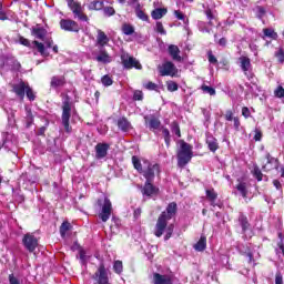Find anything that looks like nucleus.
Returning a JSON list of instances; mask_svg holds the SVG:
<instances>
[{
    "label": "nucleus",
    "mask_w": 284,
    "mask_h": 284,
    "mask_svg": "<svg viewBox=\"0 0 284 284\" xmlns=\"http://www.w3.org/2000/svg\"><path fill=\"white\" fill-rule=\"evenodd\" d=\"M108 150H110L109 143H98L95 145V158L105 159L108 156Z\"/></svg>",
    "instance_id": "obj_17"
},
{
    "label": "nucleus",
    "mask_w": 284,
    "mask_h": 284,
    "mask_svg": "<svg viewBox=\"0 0 284 284\" xmlns=\"http://www.w3.org/2000/svg\"><path fill=\"white\" fill-rule=\"evenodd\" d=\"M274 94L277 99H284V88L283 85H278L274 91Z\"/></svg>",
    "instance_id": "obj_49"
},
{
    "label": "nucleus",
    "mask_w": 284,
    "mask_h": 284,
    "mask_svg": "<svg viewBox=\"0 0 284 284\" xmlns=\"http://www.w3.org/2000/svg\"><path fill=\"white\" fill-rule=\"evenodd\" d=\"M9 283H10V284H21V282H19V278H17V277L14 276V274H10V275H9Z\"/></svg>",
    "instance_id": "obj_62"
},
{
    "label": "nucleus",
    "mask_w": 284,
    "mask_h": 284,
    "mask_svg": "<svg viewBox=\"0 0 284 284\" xmlns=\"http://www.w3.org/2000/svg\"><path fill=\"white\" fill-rule=\"evenodd\" d=\"M160 77H176L179 74V69L174 65V62L166 61L162 65L158 67Z\"/></svg>",
    "instance_id": "obj_9"
},
{
    "label": "nucleus",
    "mask_w": 284,
    "mask_h": 284,
    "mask_svg": "<svg viewBox=\"0 0 284 284\" xmlns=\"http://www.w3.org/2000/svg\"><path fill=\"white\" fill-rule=\"evenodd\" d=\"M237 223L242 229V234H245L250 227H252V224H250V220L247 219V215L244 213H240L237 217Z\"/></svg>",
    "instance_id": "obj_18"
},
{
    "label": "nucleus",
    "mask_w": 284,
    "mask_h": 284,
    "mask_svg": "<svg viewBox=\"0 0 284 284\" xmlns=\"http://www.w3.org/2000/svg\"><path fill=\"white\" fill-rule=\"evenodd\" d=\"M132 164L134 170H136V172H139V174H141V172H143V164H141V160L139 159V156L133 155L131 158Z\"/></svg>",
    "instance_id": "obj_35"
},
{
    "label": "nucleus",
    "mask_w": 284,
    "mask_h": 284,
    "mask_svg": "<svg viewBox=\"0 0 284 284\" xmlns=\"http://www.w3.org/2000/svg\"><path fill=\"white\" fill-rule=\"evenodd\" d=\"M166 90L168 92H176L179 90V83L172 80L166 81Z\"/></svg>",
    "instance_id": "obj_39"
},
{
    "label": "nucleus",
    "mask_w": 284,
    "mask_h": 284,
    "mask_svg": "<svg viewBox=\"0 0 284 284\" xmlns=\"http://www.w3.org/2000/svg\"><path fill=\"white\" fill-rule=\"evenodd\" d=\"M133 101H143V91H135L133 94Z\"/></svg>",
    "instance_id": "obj_54"
},
{
    "label": "nucleus",
    "mask_w": 284,
    "mask_h": 284,
    "mask_svg": "<svg viewBox=\"0 0 284 284\" xmlns=\"http://www.w3.org/2000/svg\"><path fill=\"white\" fill-rule=\"evenodd\" d=\"M67 81H65V77L64 75H53L51 78V82L50 85L54 89L57 88H63V85H65Z\"/></svg>",
    "instance_id": "obj_25"
},
{
    "label": "nucleus",
    "mask_w": 284,
    "mask_h": 284,
    "mask_svg": "<svg viewBox=\"0 0 284 284\" xmlns=\"http://www.w3.org/2000/svg\"><path fill=\"white\" fill-rule=\"evenodd\" d=\"M244 256H247L248 263H254V253H252V250L247 248L246 252H244Z\"/></svg>",
    "instance_id": "obj_55"
},
{
    "label": "nucleus",
    "mask_w": 284,
    "mask_h": 284,
    "mask_svg": "<svg viewBox=\"0 0 284 284\" xmlns=\"http://www.w3.org/2000/svg\"><path fill=\"white\" fill-rule=\"evenodd\" d=\"M242 116H244V119H250V116H252V112L250 111V108L247 106L242 108Z\"/></svg>",
    "instance_id": "obj_53"
},
{
    "label": "nucleus",
    "mask_w": 284,
    "mask_h": 284,
    "mask_svg": "<svg viewBox=\"0 0 284 284\" xmlns=\"http://www.w3.org/2000/svg\"><path fill=\"white\" fill-rule=\"evenodd\" d=\"M240 61V68L244 74H247L250 70H252V60H250L248 57L242 55L239 58Z\"/></svg>",
    "instance_id": "obj_20"
},
{
    "label": "nucleus",
    "mask_w": 284,
    "mask_h": 284,
    "mask_svg": "<svg viewBox=\"0 0 284 284\" xmlns=\"http://www.w3.org/2000/svg\"><path fill=\"white\" fill-rule=\"evenodd\" d=\"M101 83L104 85V88H110V85L114 83V80H112L110 75L105 74L101 78Z\"/></svg>",
    "instance_id": "obj_41"
},
{
    "label": "nucleus",
    "mask_w": 284,
    "mask_h": 284,
    "mask_svg": "<svg viewBox=\"0 0 284 284\" xmlns=\"http://www.w3.org/2000/svg\"><path fill=\"white\" fill-rule=\"evenodd\" d=\"M168 14V9L166 8H156L151 12L152 19L154 21H159V19H163Z\"/></svg>",
    "instance_id": "obj_28"
},
{
    "label": "nucleus",
    "mask_w": 284,
    "mask_h": 284,
    "mask_svg": "<svg viewBox=\"0 0 284 284\" xmlns=\"http://www.w3.org/2000/svg\"><path fill=\"white\" fill-rule=\"evenodd\" d=\"M207 59L209 63H211L212 65H216L219 63V60L216 59L212 50L207 51Z\"/></svg>",
    "instance_id": "obj_47"
},
{
    "label": "nucleus",
    "mask_w": 284,
    "mask_h": 284,
    "mask_svg": "<svg viewBox=\"0 0 284 284\" xmlns=\"http://www.w3.org/2000/svg\"><path fill=\"white\" fill-rule=\"evenodd\" d=\"M142 194L143 196H149V199H152V196H156V194H159V187H156L153 182H145L144 186L142 187Z\"/></svg>",
    "instance_id": "obj_14"
},
{
    "label": "nucleus",
    "mask_w": 284,
    "mask_h": 284,
    "mask_svg": "<svg viewBox=\"0 0 284 284\" xmlns=\"http://www.w3.org/2000/svg\"><path fill=\"white\" fill-rule=\"evenodd\" d=\"M62 125L64 128V132H67V134H70L72 133V126L70 125V119L72 116V102L70 95L62 94Z\"/></svg>",
    "instance_id": "obj_2"
},
{
    "label": "nucleus",
    "mask_w": 284,
    "mask_h": 284,
    "mask_svg": "<svg viewBox=\"0 0 284 284\" xmlns=\"http://www.w3.org/2000/svg\"><path fill=\"white\" fill-rule=\"evenodd\" d=\"M97 204L100 207L99 219L102 223H108L110 217L112 216V201L109 197H104V200L99 199Z\"/></svg>",
    "instance_id": "obj_4"
},
{
    "label": "nucleus",
    "mask_w": 284,
    "mask_h": 284,
    "mask_svg": "<svg viewBox=\"0 0 284 284\" xmlns=\"http://www.w3.org/2000/svg\"><path fill=\"white\" fill-rule=\"evenodd\" d=\"M194 156V152L192 151V145L184 140L180 142V150L178 151V166L185 168L192 158Z\"/></svg>",
    "instance_id": "obj_3"
},
{
    "label": "nucleus",
    "mask_w": 284,
    "mask_h": 284,
    "mask_svg": "<svg viewBox=\"0 0 284 284\" xmlns=\"http://www.w3.org/2000/svg\"><path fill=\"white\" fill-rule=\"evenodd\" d=\"M176 212H179V205L176 204V202L169 203L166 206V211H163L158 217L154 229V236L161 239L166 230L164 241H170V239H172V234H174V224H170L168 226V221H172V219L176 216Z\"/></svg>",
    "instance_id": "obj_1"
},
{
    "label": "nucleus",
    "mask_w": 284,
    "mask_h": 284,
    "mask_svg": "<svg viewBox=\"0 0 284 284\" xmlns=\"http://www.w3.org/2000/svg\"><path fill=\"white\" fill-rule=\"evenodd\" d=\"M31 37H34V39H39L40 41H45V37H48V30L38 24L31 28Z\"/></svg>",
    "instance_id": "obj_16"
},
{
    "label": "nucleus",
    "mask_w": 284,
    "mask_h": 284,
    "mask_svg": "<svg viewBox=\"0 0 284 284\" xmlns=\"http://www.w3.org/2000/svg\"><path fill=\"white\" fill-rule=\"evenodd\" d=\"M118 128L121 132H130L132 130V123L128 121V118L122 116L118 120Z\"/></svg>",
    "instance_id": "obj_26"
},
{
    "label": "nucleus",
    "mask_w": 284,
    "mask_h": 284,
    "mask_svg": "<svg viewBox=\"0 0 284 284\" xmlns=\"http://www.w3.org/2000/svg\"><path fill=\"white\" fill-rule=\"evenodd\" d=\"M252 174L256 179V181L258 182L263 181V172L258 166H254Z\"/></svg>",
    "instance_id": "obj_43"
},
{
    "label": "nucleus",
    "mask_w": 284,
    "mask_h": 284,
    "mask_svg": "<svg viewBox=\"0 0 284 284\" xmlns=\"http://www.w3.org/2000/svg\"><path fill=\"white\" fill-rule=\"evenodd\" d=\"M68 6H69L70 10L73 12L74 17H78V19H80V21H85V22L90 21V18H88V16L85 13H82L81 3H79L74 0H69Z\"/></svg>",
    "instance_id": "obj_12"
},
{
    "label": "nucleus",
    "mask_w": 284,
    "mask_h": 284,
    "mask_svg": "<svg viewBox=\"0 0 284 284\" xmlns=\"http://www.w3.org/2000/svg\"><path fill=\"white\" fill-rule=\"evenodd\" d=\"M233 123H234V129L236 130V132H239L241 128V120L239 119V116L233 118Z\"/></svg>",
    "instance_id": "obj_60"
},
{
    "label": "nucleus",
    "mask_w": 284,
    "mask_h": 284,
    "mask_svg": "<svg viewBox=\"0 0 284 284\" xmlns=\"http://www.w3.org/2000/svg\"><path fill=\"white\" fill-rule=\"evenodd\" d=\"M267 163L262 166L264 172H272L278 170V159L273 158L270 153L266 154Z\"/></svg>",
    "instance_id": "obj_15"
},
{
    "label": "nucleus",
    "mask_w": 284,
    "mask_h": 284,
    "mask_svg": "<svg viewBox=\"0 0 284 284\" xmlns=\"http://www.w3.org/2000/svg\"><path fill=\"white\" fill-rule=\"evenodd\" d=\"M24 94L27 95V99L29 101H36L37 99V93H34V90L30 88V84L29 87H27V91H24Z\"/></svg>",
    "instance_id": "obj_40"
},
{
    "label": "nucleus",
    "mask_w": 284,
    "mask_h": 284,
    "mask_svg": "<svg viewBox=\"0 0 284 284\" xmlns=\"http://www.w3.org/2000/svg\"><path fill=\"white\" fill-rule=\"evenodd\" d=\"M18 39L20 45H24V48H29L30 50H37L41 57H48V53L45 52V44H43V42H39L38 40L30 42V40L23 36H18Z\"/></svg>",
    "instance_id": "obj_5"
},
{
    "label": "nucleus",
    "mask_w": 284,
    "mask_h": 284,
    "mask_svg": "<svg viewBox=\"0 0 284 284\" xmlns=\"http://www.w3.org/2000/svg\"><path fill=\"white\" fill-rule=\"evenodd\" d=\"M113 272L121 276L123 274V262L120 260H116L113 262Z\"/></svg>",
    "instance_id": "obj_36"
},
{
    "label": "nucleus",
    "mask_w": 284,
    "mask_h": 284,
    "mask_svg": "<svg viewBox=\"0 0 284 284\" xmlns=\"http://www.w3.org/2000/svg\"><path fill=\"white\" fill-rule=\"evenodd\" d=\"M201 90L203 92H206L207 94H210V97H214V94H216V90L212 87H209L207 84H203L201 87Z\"/></svg>",
    "instance_id": "obj_46"
},
{
    "label": "nucleus",
    "mask_w": 284,
    "mask_h": 284,
    "mask_svg": "<svg viewBox=\"0 0 284 284\" xmlns=\"http://www.w3.org/2000/svg\"><path fill=\"white\" fill-rule=\"evenodd\" d=\"M171 132H173L178 139H181V125L179 124V121H173L171 123Z\"/></svg>",
    "instance_id": "obj_37"
},
{
    "label": "nucleus",
    "mask_w": 284,
    "mask_h": 284,
    "mask_svg": "<svg viewBox=\"0 0 284 284\" xmlns=\"http://www.w3.org/2000/svg\"><path fill=\"white\" fill-rule=\"evenodd\" d=\"M224 116L226 121H232L234 119V112H232V110H227Z\"/></svg>",
    "instance_id": "obj_64"
},
{
    "label": "nucleus",
    "mask_w": 284,
    "mask_h": 284,
    "mask_svg": "<svg viewBox=\"0 0 284 284\" xmlns=\"http://www.w3.org/2000/svg\"><path fill=\"white\" fill-rule=\"evenodd\" d=\"M193 247L195 252H205V248L207 247V237H205V235H201L200 240Z\"/></svg>",
    "instance_id": "obj_27"
},
{
    "label": "nucleus",
    "mask_w": 284,
    "mask_h": 284,
    "mask_svg": "<svg viewBox=\"0 0 284 284\" xmlns=\"http://www.w3.org/2000/svg\"><path fill=\"white\" fill-rule=\"evenodd\" d=\"M236 190H237V192H240V194L243 199H247V194H248L247 183L240 182L239 184H236Z\"/></svg>",
    "instance_id": "obj_34"
},
{
    "label": "nucleus",
    "mask_w": 284,
    "mask_h": 284,
    "mask_svg": "<svg viewBox=\"0 0 284 284\" xmlns=\"http://www.w3.org/2000/svg\"><path fill=\"white\" fill-rule=\"evenodd\" d=\"M153 284H174V283L172 282V276L162 275L161 273H154Z\"/></svg>",
    "instance_id": "obj_19"
},
{
    "label": "nucleus",
    "mask_w": 284,
    "mask_h": 284,
    "mask_svg": "<svg viewBox=\"0 0 284 284\" xmlns=\"http://www.w3.org/2000/svg\"><path fill=\"white\" fill-rule=\"evenodd\" d=\"M22 245L24 250L32 254L39 247V239L32 233H27L22 237Z\"/></svg>",
    "instance_id": "obj_7"
},
{
    "label": "nucleus",
    "mask_w": 284,
    "mask_h": 284,
    "mask_svg": "<svg viewBox=\"0 0 284 284\" xmlns=\"http://www.w3.org/2000/svg\"><path fill=\"white\" fill-rule=\"evenodd\" d=\"M105 2L103 0H93L88 4L89 10H95L97 12L103 10Z\"/></svg>",
    "instance_id": "obj_30"
},
{
    "label": "nucleus",
    "mask_w": 284,
    "mask_h": 284,
    "mask_svg": "<svg viewBox=\"0 0 284 284\" xmlns=\"http://www.w3.org/2000/svg\"><path fill=\"white\" fill-rule=\"evenodd\" d=\"M275 57L278 61V63H284V50L280 49L277 52H275Z\"/></svg>",
    "instance_id": "obj_51"
},
{
    "label": "nucleus",
    "mask_w": 284,
    "mask_h": 284,
    "mask_svg": "<svg viewBox=\"0 0 284 284\" xmlns=\"http://www.w3.org/2000/svg\"><path fill=\"white\" fill-rule=\"evenodd\" d=\"M27 122L30 125L31 123H34V115L32 114V110L27 111Z\"/></svg>",
    "instance_id": "obj_56"
},
{
    "label": "nucleus",
    "mask_w": 284,
    "mask_h": 284,
    "mask_svg": "<svg viewBox=\"0 0 284 284\" xmlns=\"http://www.w3.org/2000/svg\"><path fill=\"white\" fill-rule=\"evenodd\" d=\"M205 143H206L210 152L214 153V152H216V150H219V140H216V138H214V135L207 134Z\"/></svg>",
    "instance_id": "obj_23"
},
{
    "label": "nucleus",
    "mask_w": 284,
    "mask_h": 284,
    "mask_svg": "<svg viewBox=\"0 0 284 284\" xmlns=\"http://www.w3.org/2000/svg\"><path fill=\"white\" fill-rule=\"evenodd\" d=\"M155 30L159 34H166L165 28L163 27L162 22H156Z\"/></svg>",
    "instance_id": "obj_52"
},
{
    "label": "nucleus",
    "mask_w": 284,
    "mask_h": 284,
    "mask_svg": "<svg viewBox=\"0 0 284 284\" xmlns=\"http://www.w3.org/2000/svg\"><path fill=\"white\" fill-rule=\"evenodd\" d=\"M135 14L138 19H141V21H146L148 23H150V16H148L145 11L141 10V4H138L135 9Z\"/></svg>",
    "instance_id": "obj_33"
},
{
    "label": "nucleus",
    "mask_w": 284,
    "mask_h": 284,
    "mask_svg": "<svg viewBox=\"0 0 284 284\" xmlns=\"http://www.w3.org/2000/svg\"><path fill=\"white\" fill-rule=\"evenodd\" d=\"M102 10L104 17H114L116 14V10H114V7H103Z\"/></svg>",
    "instance_id": "obj_42"
},
{
    "label": "nucleus",
    "mask_w": 284,
    "mask_h": 284,
    "mask_svg": "<svg viewBox=\"0 0 284 284\" xmlns=\"http://www.w3.org/2000/svg\"><path fill=\"white\" fill-rule=\"evenodd\" d=\"M275 284H283V274L281 272L275 274Z\"/></svg>",
    "instance_id": "obj_61"
},
{
    "label": "nucleus",
    "mask_w": 284,
    "mask_h": 284,
    "mask_svg": "<svg viewBox=\"0 0 284 284\" xmlns=\"http://www.w3.org/2000/svg\"><path fill=\"white\" fill-rule=\"evenodd\" d=\"M121 61L123 68H125L126 70H132V68H135V70H142L143 68L139 60H136L134 57L129 55L128 53H123L121 55Z\"/></svg>",
    "instance_id": "obj_11"
},
{
    "label": "nucleus",
    "mask_w": 284,
    "mask_h": 284,
    "mask_svg": "<svg viewBox=\"0 0 284 284\" xmlns=\"http://www.w3.org/2000/svg\"><path fill=\"white\" fill-rule=\"evenodd\" d=\"M144 88H145L146 90L153 91V90H156V88H159V85H158L156 83L150 81V82H148L146 84H144Z\"/></svg>",
    "instance_id": "obj_57"
},
{
    "label": "nucleus",
    "mask_w": 284,
    "mask_h": 284,
    "mask_svg": "<svg viewBox=\"0 0 284 284\" xmlns=\"http://www.w3.org/2000/svg\"><path fill=\"white\" fill-rule=\"evenodd\" d=\"M174 16L176 17V19H179V21H185V14L181 12V10H175Z\"/></svg>",
    "instance_id": "obj_58"
},
{
    "label": "nucleus",
    "mask_w": 284,
    "mask_h": 284,
    "mask_svg": "<svg viewBox=\"0 0 284 284\" xmlns=\"http://www.w3.org/2000/svg\"><path fill=\"white\" fill-rule=\"evenodd\" d=\"M122 32L123 34H126V37H130V34H134V27L125 23L122 26Z\"/></svg>",
    "instance_id": "obj_44"
},
{
    "label": "nucleus",
    "mask_w": 284,
    "mask_h": 284,
    "mask_svg": "<svg viewBox=\"0 0 284 284\" xmlns=\"http://www.w3.org/2000/svg\"><path fill=\"white\" fill-rule=\"evenodd\" d=\"M97 32V45H100V48H105V45L110 43V38H108V34H105L101 29H98Z\"/></svg>",
    "instance_id": "obj_21"
},
{
    "label": "nucleus",
    "mask_w": 284,
    "mask_h": 284,
    "mask_svg": "<svg viewBox=\"0 0 284 284\" xmlns=\"http://www.w3.org/2000/svg\"><path fill=\"white\" fill-rule=\"evenodd\" d=\"M97 284H110V276L108 275V268L104 263H100L95 274L91 276Z\"/></svg>",
    "instance_id": "obj_6"
},
{
    "label": "nucleus",
    "mask_w": 284,
    "mask_h": 284,
    "mask_svg": "<svg viewBox=\"0 0 284 284\" xmlns=\"http://www.w3.org/2000/svg\"><path fill=\"white\" fill-rule=\"evenodd\" d=\"M59 26L64 32H75L77 34L81 32V26L72 19H61Z\"/></svg>",
    "instance_id": "obj_10"
},
{
    "label": "nucleus",
    "mask_w": 284,
    "mask_h": 284,
    "mask_svg": "<svg viewBox=\"0 0 284 284\" xmlns=\"http://www.w3.org/2000/svg\"><path fill=\"white\" fill-rule=\"evenodd\" d=\"M261 139H263V132H261V130L256 129L255 135H254V141H261Z\"/></svg>",
    "instance_id": "obj_63"
},
{
    "label": "nucleus",
    "mask_w": 284,
    "mask_h": 284,
    "mask_svg": "<svg viewBox=\"0 0 284 284\" xmlns=\"http://www.w3.org/2000/svg\"><path fill=\"white\" fill-rule=\"evenodd\" d=\"M29 85H30V83H28L23 80H20L19 83L11 84V88H12L11 92H13V94L18 95L19 99L23 100V99H26V91Z\"/></svg>",
    "instance_id": "obj_13"
},
{
    "label": "nucleus",
    "mask_w": 284,
    "mask_h": 284,
    "mask_svg": "<svg viewBox=\"0 0 284 284\" xmlns=\"http://www.w3.org/2000/svg\"><path fill=\"white\" fill-rule=\"evenodd\" d=\"M79 256H80L81 264L82 265H87L88 264V260L85 258V250L80 248Z\"/></svg>",
    "instance_id": "obj_50"
},
{
    "label": "nucleus",
    "mask_w": 284,
    "mask_h": 284,
    "mask_svg": "<svg viewBox=\"0 0 284 284\" xmlns=\"http://www.w3.org/2000/svg\"><path fill=\"white\" fill-rule=\"evenodd\" d=\"M70 230H72V224L68 221H64L61 225H60V236L62 239H65V234H68V232H70Z\"/></svg>",
    "instance_id": "obj_32"
},
{
    "label": "nucleus",
    "mask_w": 284,
    "mask_h": 284,
    "mask_svg": "<svg viewBox=\"0 0 284 284\" xmlns=\"http://www.w3.org/2000/svg\"><path fill=\"white\" fill-rule=\"evenodd\" d=\"M206 199L210 201L211 205L214 207V203H216V199H219V193L214 189H207L205 191Z\"/></svg>",
    "instance_id": "obj_31"
},
{
    "label": "nucleus",
    "mask_w": 284,
    "mask_h": 284,
    "mask_svg": "<svg viewBox=\"0 0 284 284\" xmlns=\"http://www.w3.org/2000/svg\"><path fill=\"white\" fill-rule=\"evenodd\" d=\"M44 41L43 45L44 48H52L54 45V40H52V38H49V39H45V40H42Z\"/></svg>",
    "instance_id": "obj_59"
},
{
    "label": "nucleus",
    "mask_w": 284,
    "mask_h": 284,
    "mask_svg": "<svg viewBox=\"0 0 284 284\" xmlns=\"http://www.w3.org/2000/svg\"><path fill=\"white\" fill-rule=\"evenodd\" d=\"M144 163H146L148 168L142 170V176H144L145 182H154V178L161 172V168L159 164H152L149 161H144Z\"/></svg>",
    "instance_id": "obj_8"
},
{
    "label": "nucleus",
    "mask_w": 284,
    "mask_h": 284,
    "mask_svg": "<svg viewBox=\"0 0 284 284\" xmlns=\"http://www.w3.org/2000/svg\"><path fill=\"white\" fill-rule=\"evenodd\" d=\"M168 52L173 61H182L181 49H179L176 44H170L168 48Z\"/></svg>",
    "instance_id": "obj_24"
},
{
    "label": "nucleus",
    "mask_w": 284,
    "mask_h": 284,
    "mask_svg": "<svg viewBox=\"0 0 284 284\" xmlns=\"http://www.w3.org/2000/svg\"><path fill=\"white\" fill-rule=\"evenodd\" d=\"M204 14L209 19V21H214L216 19V16H214L210 7L205 9Z\"/></svg>",
    "instance_id": "obj_48"
},
{
    "label": "nucleus",
    "mask_w": 284,
    "mask_h": 284,
    "mask_svg": "<svg viewBox=\"0 0 284 284\" xmlns=\"http://www.w3.org/2000/svg\"><path fill=\"white\" fill-rule=\"evenodd\" d=\"M264 37H267L268 39H277L278 33L274 31V29L265 28L263 29Z\"/></svg>",
    "instance_id": "obj_38"
},
{
    "label": "nucleus",
    "mask_w": 284,
    "mask_h": 284,
    "mask_svg": "<svg viewBox=\"0 0 284 284\" xmlns=\"http://www.w3.org/2000/svg\"><path fill=\"white\" fill-rule=\"evenodd\" d=\"M95 61H98V63H110L112 59H110V54L108 53V51L105 49H102L100 50L99 55H97Z\"/></svg>",
    "instance_id": "obj_29"
},
{
    "label": "nucleus",
    "mask_w": 284,
    "mask_h": 284,
    "mask_svg": "<svg viewBox=\"0 0 284 284\" xmlns=\"http://www.w3.org/2000/svg\"><path fill=\"white\" fill-rule=\"evenodd\" d=\"M10 65L13 72H19V70H21V62L17 59H11Z\"/></svg>",
    "instance_id": "obj_45"
},
{
    "label": "nucleus",
    "mask_w": 284,
    "mask_h": 284,
    "mask_svg": "<svg viewBox=\"0 0 284 284\" xmlns=\"http://www.w3.org/2000/svg\"><path fill=\"white\" fill-rule=\"evenodd\" d=\"M144 121L145 123L149 124V129L150 130H159V128H161V120H159V118L151 115L149 116H144Z\"/></svg>",
    "instance_id": "obj_22"
}]
</instances>
